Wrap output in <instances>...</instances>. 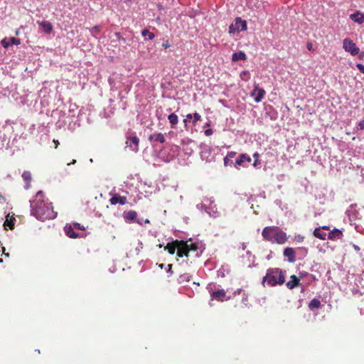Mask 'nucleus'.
Returning <instances> with one entry per match:
<instances>
[{
    "instance_id": "1",
    "label": "nucleus",
    "mask_w": 364,
    "mask_h": 364,
    "mask_svg": "<svg viewBox=\"0 0 364 364\" xmlns=\"http://www.w3.org/2000/svg\"><path fill=\"white\" fill-rule=\"evenodd\" d=\"M31 213L37 219L42 221L53 220L57 217V212L53 209L52 203L46 200L45 195L42 191H39L35 196V198L31 203Z\"/></svg>"
},
{
    "instance_id": "2",
    "label": "nucleus",
    "mask_w": 364,
    "mask_h": 364,
    "mask_svg": "<svg viewBox=\"0 0 364 364\" xmlns=\"http://www.w3.org/2000/svg\"><path fill=\"white\" fill-rule=\"evenodd\" d=\"M262 235L264 240L279 245L284 244L288 238L286 232L277 226L265 227L262 232Z\"/></svg>"
},
{
    "instance_id": "3",
    "label": "nucleus",
    "mask_w": 364,
    "mask_h": 364,
    "mask_svg": "<svg viewBox=\"0 0 364 364\" xmlns=\"http://www.w3.org/2000/svg\"><path fill=\"white\" fill-rule=\"evenodd\" d=\"M267 282L270 287H274L277 284H283L285 282V277L283 272L279 268L269 269L266 275L262 279V284Z\"/></svg>"
},
{
    "instance_id": "4",
    "label": "nucleus",
    "mask_w": 364,
    "mask_h": 364,
    "mask_svg": "<svg viewBox=\"0 0 364 364\" xmlns=\"http://www.w3.org/2000/svg\"><path fill=\"white\" fill-rule=\"evenodd\" d=\"M186 248V242L183 240H176L171 242H168L164 247L170 255H173L177 250V256L178 257H184V249Z\"/></svg>"
},
{
    "instance_id": "5",
    "label": "nucleus",
    "mask_w": 364,
    "mask_h": 364,
    "mask_svg": "<svg viewBox=\"0 0 364 364\" xmlns=\"http://www.w3.org/2000/svg\"><path fill=\"white\" fill-rule=\"evenodd\" d=\"M247 30V22L241 18H235V23L229 26V33H239Z\"/></svg>"
},
{
    "instance_id": "6",
    "label": "nucleus",
    "mask_w": 364,
    "mask_h": 364,
    "mask_svg": "<svg viewBox=\"0 0 364 364\" xmlns=\"http://www.w3.org/2000/svg\"><path fill=\"white\" fill-rule=\"evenodd\" d=\"M343 48L346 52L350 53L352 55H355L359 53V48L356 46L350 38H345L343 41Z\"/></svg>"
},
{
    "instance_id": "7",
    "label": "nucleus",
    "mask_w": 364,
    "mask_h": 364,
    "mask_svg": "<svg viewBox=\"0 0 364 364\" xmlns=\"http://www.w3.org/2000/svg\"><path fill=\"white\" fill-rule=\"evenodd\" d=\"M139 139L136 136H130L127 137L126 144L129 149L136 152L139 150Z\"/></svg>"
},
{
    "instance_id": "8",
    "label": "nucleus",
    "mask_w": 364,
    "mask_h": 364,
    "mask_svg": "<svg viewBox=\"0 0 364 364\" xmlns=\"http://www.w3.org/2000/svg\"><path fill=\"white\" fill-rule=\"evenodd\" d=\"M265 93L266 92L264 89L259 88L258 85H255L251 95L255 97V101L256 102H259L264 98Z\"/></svg>"
},
{
    "instance_id": "9",
    "label": "nucleus",
    "mask_w": 364,
    "mask_h": 364,
    "mask_svg": "<svg viewBox=\"0 0 364 364\" xmlns=\"http://www.w3.org/2000/svg\"><path fill=\"white\" fill-rule=\"evenodd\" d=\"M109 203L112 205L117 203L120 205H124L127 203V197L122 196L117 193L112 194V198L109 199Z\"/></svg>"
},
{
    "instance_id": "10",
    "label": "nucleus",
    "mask_w": 364,
    "mask_h": 364,
    "mask_svg": "<svg viewBox=\"0 0 364 364\" xmlns=\"http://www.w3.org/2000/svg\"><path fill=\"white\" fill-rule=\"evenodd\" d=\"M212 300H217L218 301H223L226 298V291L224 289H219L213 291L210 294Z\"/></svg>"
},
{
    "instance_id": "11",
    "label": "nucleus",
    "mask_w": 364,
    "mask_h": 364,
    "mask_svg": "<svg viewBox=\"0 0 364 364\" xmlns=\"http://www.w3.org/2000/svg\"><path fill=\"white\" fill-rule=\"evenodd\" d=\"M149 140L150 141H157L161 144H164L166 141L165 136L162 133H154L150 134Z\"/></svg>"
},
{
    "instance_id": "12",
    "label": "nucleus",
    "mask_w": 364,
    "mask_h": 364,
    "mask_svg": "<svg viewBox=\"0 0 364 364\" xmlns=\"http://www.w3.org/2000/svg\"><path fill=\"white\" fill-rule=\"evenodd\" d=\"M284 255L288 258L289 262H294L296 261L295 251L292 247H286L284 250Z\"/></svg>"
},
{
    "instance_id": "13",
    "label": "nucleus",
    "mask_w": 364,
    "mask_h": 364,
    "mask_svg": "<svg viewBox=\"0 0 364 364\" xmlns=\"http://www.w3.org/2000/svg\"><path fill=\"white\" fill-rule=\"evenodd\" d=\"M350 18L354 22L361 24L364 22V14L358 11L350 14Z\"/></svg>"
},
{
    "instance_id": "14",
    "label": "nucleus",
    "mask_w": 364,
    "mask_h": 364,
    "mask_svg": "<svg viewBox=\"0 0 364 364\" xmlns=\"http://www.w3.org/2000/svg\"><path fill=\"white\" fill-rule=\"evenodd\" d=\"M291 280L287 283V287L292 289L300 284V279L296 275L293 274L290 277Z\"/></svg>"
},
{
    "instance_id": "15",
    "label": "nucleus",
    "mask_w": 364,
    "mask_h": 364,
    "mask_svg": "<svg viewBox=\"0 0 364 364\" xmlns=\"http://www.w3.org/2000/svg\"><path fill=\"white\" fill-rule=\"evenodd\" d=\"M15 220L16 219L13 216H10L9 215H6V220L4 223V229L7 230L9 228L10 230H13L14 228Z\"/></svg>"
},
{
    "instance_id": "16",
    "label": "nucleus",
    "mask_w": 364,
    "mask_h": 364,
    "mask_svg": "<svg viewBox=\"0 0 364 364\" xmlns=\"http://www.w3.org/2000/svg\"><path fill=\"white\" fill-rule=\"evenodd\" d=\"M342 236V231L336 228H334L333 230H331L328 235V239L332 240L341 239Z\"/></svg>"
},
{
    "instance_id": "17",
    "label": "nucleus",
    "mask_w": 364,
    "mask_h": 364,
    "mask_svg": "<svg viewBox=\"0 0 364 364\" xmlns=\"http://www.w3.org/2000/svg\"><path fill=\"white\" fill-rule=\"evenodd\" d=\"M251 161V158L250 156L245 154H242L240 156V157L236 160L235 161V164L237 166H245L244 165V163L245 162H248L250 163Z\"/></svg>"
},
{
    "instance_id": "18",
    "label": "nucleus",
    "mask_w": 364,
    "mask_h": 364,
    "mask_svg": "<svg viewBox=\"0 0 364 364\" xmlns=\"http://www.w3.org/2000/svg\"><path fill=\"white\" fill-rule=\"evenodd\" d=\"M186 249H184V251H183V252H184V253H185V254H184V256L188 257L189 256V252H190L191 251H194V252H196V251H197V250H198V244H197V243H191V244L188 245V242H187V241H186Z\"/></svg>"
},
{
    "instance_id": "19",
    "label": "nucleus",
    "mask_w": 364,
    "mask_h": 364,
    "mask_svg": "<svg viewBox=\"0 0 364 364\" xmlns=\"http://www.w3.org/2000/svg\"><path fill=\"white\" fill-rule=\"evenodd\" d=\"M137 213L134 210H129L123 213V217L126 221H134L136 218Z\"/></svg>"
},
{
    "instance_id": "20",
    "label": "nucleus",
    "mask_w": 364,
    "mask_h": 364,
    "mask_svg": "<svg viewBox=\"0 0 364 364\" xmlns=\"http://www.w3.org/2000/svg\"><path fill=\"white\" fill-rule=\"evenodd\" d=\"M65 231L66 235L70 238H77L79 237V235L74 231V228L72 225H66L65 227Z\"/></svg>"
},
{
    "instance_id": "21",
    "label": "nucleus",
    "mask_w": 364,
    "mask_h": 364,
    "mask_svg": "<svg viewBox=\"0 0 364 364\" xmlns=\"http://www.w3.org/2000/svg\"><path fill=\"white\" fill-rule=\"evenodd\" d=\"M40 26L43 28V31L46 33H50L53 30V25L48 21H44L39 23Z\"/></svg>"
},
{
    "instance_id": "22",
    "label": "nucleus",
    "mask_w": 364,
    "mask_h": 364,
    "mask_svg": "<svg viewBox=\"0 0 364 364\" xmlns=\"http://www.w3.org/2000/svg\"><path fill=\"white\" fill-rule=\"evenodd\" d=\"M168 122L172 128H175L176 125L178 123V117L175 113H171L168 116Z\"/></svg>"
},
{
    "instance_id": "23",
    "label": "nucleus",
    "mask_w": 364,
    "mask_h": 364,
    "mask_svg": "<svg viewBox=\"0 0 364 364\" xmlns=\"http://www.w3.org/2000/svg\"><path fill=\"white\" fill-rule=\"evenodd\" d=\"M247 58L246 54L243 51H239L233 53L232 56V61H237L239 60H245Z\"/></svg>"
},
{
    "instance_id": "24",
    "label": "nucleus",
    "mask_w": 364,
    "mask_h": 364,
    "mask_svg": "<svg viewBox=\"0 0 364 364\" xmlns=\"http://www.w3.org/2000/svg\"><path fill=\"white\" fill-rule=\"evenodd\" d=\"M321 306V301L318 299H313L311 300V301L309 304V308L311 310H313L314 309H318Z\"/></svg>"
},
{
    "instance_id": "25",
    "label": "nucleus",
    "mask_w": 364,
    "mask_h": 364,
    "mask_svg": "<svg viewBox=\"0 0 364 364\" xmlns=\"http://www.w3.org/2000/svg\"><path fill=\"white\" fill-rule=\"evenodd\" d=\"M321 229L320 228H317L314 230L313 234L314 237L318 238L320 240H325L326 237V232H321Z\"/></svg>"
},
{
    "instance_id": "26",
    "label": "nucleus",
    "mask_w": 364,
    "mask_h": 364,
    "mask_svg": "<svg viewBox=\"0 0 364 364\" xmlns=\"http://www.w3.org/2000/svg\"><path fill=\"white\" fill-rule=\"evenodd\" d=\"M191 279V275L188 273H184L183 274H181L178 279V282L180 284H184L187 283Z\"/></svg>"
},
{
    "instance_id": "27",
    "label": "nucleus",
    "mask_w": 364,
    "mask_h": 364,
    "mask_svg": "<svg viewBox=\"0 0 364 364\" xmlns=\"http://www.w3.org/2000/svg\"><path fill=\"white\" fill-rule=\"evenodd\" d=\"M141 35L146 38L148 37L149 40H153L155 38V35L154 33L150 32L148 29H144L141 32Z\"/></svg>"
},
{
    "instance_id": "28",
    "label": "nucleus",
    "mask_w": 364,
    "mask_h": 364,
    "mask_svg": "<svg viewBox=\"0 0 364 364\" xmlns=\"http://www.w3.org/2000/svg\"><path fill=\"white\" fill-rule=\"evenodd\" d=\"M22 178L27 183H29L31 181V174L29 171H24L22 173Z\"/></svg>"
},
{
    "instance_id": "29",
    "label": "nucleus",
    "mask_w": 364,
    "mask_h": 364,
    "mask_svg": "<svg viewBox=\"0 0 364 364\" xmlns=\"http://www.w3.org/2000/svg\"><path fill=\"white\" fill-rule=\"evenodd\" d=\"M193 116V124L195 125L198 121H200L201 119V116L197 113V112H195L193 114H192Z\"/></svg>"
},
{
    "instance_id": "30",
    "label": "nucleus",
    "mask_w": 364,
    "mask_h": 364,
    "mask_svg": "<svg viewBox=\"0 0 364 364\" xmlns=\"http://www.w3.org/2000/svg\"><path fill=\"white\" fill-rule=\"evenodd\" d=\"M193 118V116L191 114H188L186 116V118L183 120V122L184 124V127L186 128L188 126V122H190V120Z\"/></svg>"
},
{
    "instance_id": "31",
    "label": "nucleus",
    "mask_w": 364,
    "mask_h": 364,
    "mask_svg": "<svg viewBox=\"0 0 364 364\" xmlns=\"http://www.w3.org/2000/svg\"><path fill=\"white\" fill-rule=\"evenodd\" d=\"M72 226L74 228V229L80 230H85V227L81 225L78 223H73Z\"/></svg>"
},
{
    "instance_id": "32",
    "label": "nucleus",
    "mask_w": 364,
    "mask_h": 364,
    "mask_svg": "<svg viewBox=\"0 0 364 364\" xmlns=\"http://www.w3.org/2000/svg\"><path fill=\"white\" fill-rule=\"evenodd\" d=\"M11 44L12 45H19L20 44V40L18 38H16L14 37H12L10 38Z\"/></svg>"
},
{
    "instance_id": "33",
    "label": "nucleus",
    "mask_w": 364,
    "mask_h": 364,
    "mask_svg": "<svg viewBox=\"0 0 364 364\" xmlns=\"http://www.w3.org/2000/svg\"><path fill=\"white\" fill-rule=\"evenodd\" d=\"M92 33L95 35L98 33L100 31V26H94L92 30Z\"/></svg>"
},
{
    "instance_id": "34",
    "label": "nucleus",
    "mask_w": 364,
    "mask_h": 364,
    "mask_svg": "<svg viewBox=\"0 0 364 364\" xmlns=\"http://www.w3.org/2000/svg\"><path fill=\"white\" fill-rule=\"evenodd\" d=\"M356 67L360 70V73H364V65L360 63L356 64Z\"/></svg>"
},
{
    "instance_id": "35",
    "label": "nucleus",
    "mask_w": 364,
    "mask_h": 364,
    "mask_svg": "<svg viewBox=\"0 0 364 364\" xmlns=\"http://www.w3.org/2000/svg\"><path fill=\"white\" fill-rule=\"evenodd\" d=\"M358 127H359L360 129H361V130L364 129V119L361 120L358 123Z\"/></svg>"
},
{
    "instance_id": "36",
    "label": "nucleus",
    "mask_w": 364,
    "mask_h": 364,
    "mask_svg": "<svg viewBox=\"0 0 364 364\" xmlns=\"http://www.w3.org/2000/svg\"><path fill=\"white\" fill-rule=\"evenodd\" d=\"M260 164H261V163H260V161L259 160V159H255V161H254L253 166H254L255 167H257L258 165H260Z\"/></svg>"
},
{
    "instance_id": "37",
    "label": "nucleus",
    "mask_w": 364,
    "mask_h": 364,
    "mask_svg": "<svg viewBox=\"0 0 364 364\" xmlns=\"http://www.w3.org/2000/svg\"><path fill=\"white\" fill-rule=\"evenodd\" d=\"M162 46L165 48V49H167L168 48H170L171 45L170 43H168V41H166V43H163Z\"/></svg>"
},
{
    "instance_id": "38",
    "label": "nucleus",
    "mask_w": 364,
    "mask_h": 364,
    "mask_svg": "<svg viewBox=\"0 0 364 364\" xmlns=\"http://www.w3.org/2000/svg\"><path fill=\"white\" fill-rule=\"evenodd\" d=\"M212 134H213V130H212V129H206V130L205 131V134L206 136H210Z\"/></svg>"
},
{
    "instance_id": "39",
    "label": "nucleus",
    "mask_w": 364,
    "mask_h": 364,
    "mask_svg": "<svg viewBox=\"0 0 364 364\" xmlns=\"http://www.w3.org/2000/svg\"><path fill=\"white\" fill-rule=\"evenodd\" d=\"M306 48L309 50H313V44L310 42L307 43Z\"/></svg>"
},
{
    "instance_id": "40",
    "label": "nucleus",
    "mask_w": 364,
    "mask_h": 364,
    "mask_svg": "<svg viewBox=\"0 0 364 364\" xmlns=\"http://www.w3.org/2000/svg\"><path fill=\"white\" fill-rule=\"evenodd\" d=\"M115 36L117 37V38H118V39L122 40L124 43L125 42V38H122V37L120 36L119 33H115Z\"/></svg>"
},
{
    "instance_id": "41",
    "label": "nucleus",
    "mask_w": 364,
    "mask_h": 364,
    "mask_svg": "<svg viewBox=\"0 0 364 364\" xmlns=\"http://www.w3.org/2000/svg\"><path fill=\"white\" fill-rule=\"evenodd\" d=\"M53 143H54V144H55V149H57V148H58V145L60 144V143H59L58 140H57V139H53Z\"/></svg>"
},
{
    "instance_id": "42",
    "label": "nucleus",
    "mask_w": 364,
    "mask_h": 364,
    "mask_svg": "<svg viewBox=\"0 0 364 364\" xmlns=\"http://www.w3.org/2000/svg\"><path fill=\"white\" fill-rule=\"evenodd\" d=\"M353 247L355 251H360V247L355 244L353 245Z\"/></svg>"
},
{
    "instance_id": "43",
    "label": "nucleus",
    "mask_w": 364,
    "mask_h": 364,
    "mask_svg": "<svg viewBox=\"0 0 364 364\" xmlns=\"http://www.w3.org/2000/svg\"><path fill=\"white\" fill-rule=\"evenodd\" d=\"M259 155L257 152H255L253 154V157L255 158V159H259Z\"/></svg>"
},
{
    "instance_id": "44",
    "label": "nucleus",
    "mask_w": 364,
    "mask_h": 364,
    "mask_svg": "<svg viewBox=\"0 0 364 364\" xmlns=\"http://www.w3.org/2000/svg\"><path fill=\"white\" fill-rule=\"evenodd\" d=\"M228 156H226L225 157H224V164L225 166H227L228 165Z\"/></svg>"
},
{
    "instance_id": "45",
    "label": "nucleus",
    "mask_w": 364,
    "mask_h": 364,
    "mask_svg": "<svg viewBox=\"0 0 364 364\" xmlns=\"http://www.w3.org/2000/svg\"><path fill=\"white\" fill-rule=\"evenodd\" d=\"M321 230H329V227L328 226H326V225H324V226H322L320 228Z\"/></svg>"
},
{
    "instance_id": "46",
    "label": "nucleus",
    "mask_w": 364,
    "mask_h": 364,
    "mask_svg": "<svg viewBox=\"0 0 364 364\" xmlns=\"http://www.w3.org/2000/svg\"><path fill=\"white\" fill-rule=\"evenodd\" d=\"M171 269H172V264H168V272L172 273Z\"/></svg>"
},
{
    "instance_id": "47",
    "label": "nucleus",
    "mask_w": 364,
    "mask_h": 364,
    "mask_svg": "<svg viewBox=\"0 0 364 364\" xmlns=\"http://www.w3.org/2000/svg\"><path fill=\"white\" fill-rule=\"evenodd\" d=\"M2 250H3V252L4 253V255H5L6 256L9 257V254H8V253H6H6L4 252H5V247H2Z\"/></svg>"
},
{
    "instance_id": "48",
    "label": "nucleus",
    "mask_w": 364,
    "mask_h": 364,
    "mask_svg": "<svg viewBox=\"0 0 364 364\" xmlns=\"http://www.w3.org/2000/svg\"><path fill=\"white\" fill-rule=\"evenodd\" d=\"M2 45L4 46V48H6L8 46V44H5L4 41H2Z\"/></svg>"
},
{
    "instance_id": "49",
    "label": "nucleus",
    "mask_w": 364,
    "mask_h": 364,
    "mask_svg": "<svg viewBox=\"0 0 364 364\" xmlns=\"http://www.w3.org/2000/svg\"><path fill=\"white\" fill-rule=\"evenodd\" d=\"M363 56H364V53H362L360 54L359 58L362 59Z\"/></svg>"
},
{
    "instance_id": "50",
    "label": "nucleus",
    "mask_w": 364,
    "mask_h": 364,
    "mask_svg": "<svg viewBox=\"0 0 364 364\" xmlns=\"http://www.w3.org/2000/svg\"><path fill=\"white\" fill-rule=\"evenodd\" d=\"M234 154H232V153H231V154H229V156H232V155H234Z\"/></svg>"
},
{
    "instance_id": "51",
    "label": "nucleus",
    "mask_w": 364,
    "mask_h": 364,
    "mask_svg": "<svg viewBox=\"0 0 364 364\" xmlns=\"http://www.w3.org/2000/svg\"><path fill=\"white\" fill-rule=\"evenodd\" d=\"M75 162H76V161H75V160H73V162H72V164H75Z\"/></svg>"
}]
</instances>
